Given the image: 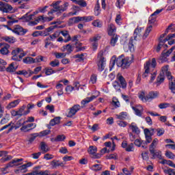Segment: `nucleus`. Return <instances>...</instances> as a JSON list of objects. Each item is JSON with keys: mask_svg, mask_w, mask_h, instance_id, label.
Returning <instances> with one entry per match:
<instances>
[{"mask_svg": "<svg viewBox=\"0 0 175 175\" xmlns=\"http://www.w3.org/2000/svg\"><path fill=\"white\" fill-rule=\"evenodd\" d=\"M159 109H166L170 107V105L167 103H162L159 105Z\"/></svg>", "mask_w": 175, "mask_h": 175, "instance_id": "obj_56", "label": "nucleus"}, {"mask_svg": "<svg viewBox=\"0 0 175 175\" xmlns=\"http://www.w3.org/2000/svg\"><path fill=\"white\" fill-rule=\"evenodd\" d=\"M78 18V23L80 21H85V23H88V21H92V16H77Z\"/></svg>", "mask_w": 175, "mask_h": 175, "instance_id": "obj_26", "label": "nucleus"}, {"mask_svg": "<svg viewBox=\"0 0 175 175\" xmlns=\"http://www.w3.org/2000/svg\"><path fill=\"white\" fill-rule=\"evenodd\" d=\"M81 109L80 105H75L73 107L69 109L68 113L67 114V117L71 118L73 116L76 115V113L79 111Z\"/></svg>", "mask_w": 175, "mask_h": 175, "instance_id": "obj_7", "label": "nucleus"}, {"mask_svg": "<svg viewBox=\"0 0 175 175\" xmlns=\"http://www.w3.org/2000/svg\"><path fill=\"white\" fill-rule=\"evenodd\" d=\"M93 99H96V96H92L91 97H88L85 99H83L81 103V105H83V106H85L88 103H90V102H92Z\"/></svg>", "mask_w": 175, "mask_h": 175, "instance_id": "obj_23", "label": "nucleus"}, {"mask_svg": "<svg viewBox=\"0 0 175 175\" xmlns=\"http://www.w3.org/2000/svg\"><path fill=\"white\" fill-rule=\"evenodd\" d=\"M169 66L167 65L161 68V72H160L159 75L157 77V84H161L165 81V75L167 77L170 83H169V88L171 90L173 94H175V80L172 76V73L168 71Z\"/></svg>", "mask_w": 175, "mask_h": 175, "instance_id": "obj_1", "label": "nucleus"}, {"mask_svg": "<svg viewBox=\"0 0 175 175\" xmlns=\"http://www.w3.org/2000/svg\"><path fill=\"white\" fill-rule=\"evenodd\" d=\"M151 31H152V25H149L143 36V38L146 39L148 35H150V32H151Z\"/></svg>", "mask_w": 175, "mask_h": 175, "instance_id": "obj_37", "label": "nucleus"}, {"mask_svg": "<svg viewBox=\"0 0 175 175\" xmlns=\"http://www.w3.org/2000/svg\"><path fill=\"white\" fill-rule=\"evenodd\" d=\"M33 14H30L28 16V14H26L25 16L21 18V20H25V21H31V20H33Z\"/></svg>", "mask_w": 175, "mask_h": 175, "instance_id": "obj_39", "label": "nucleus"}, {"mask_svg": "<svg viewBox=\"0 0 175 175\" xmlns=\"http://www.w3.org/2000/svg\"><path fill=\"white\" fill-rule=\"evenodd\" d=\"M60 121H61V117L57 116V117H55V118L52 119L50 121L49 124L51 126H54V125H57V124H59Z\"/></svg>", "mask_w": 175, "mask_h": 175, "instance_id": "obj_29", "label": "nucleus"}, {"mask_svg": "<svg viewBox=\"0 0 175 175\" xmlns=\"http://www.w3.org/2000/svg\"><path fill=\"white\" fill-rule=\"evenodd\" d=\"M136 40H130L129 42V49L130 50V51L133 52L135 51V46L133 45V43H135V41Z\"/></svg>", "mask_w": 175, "mask_h": 175, "instance_id": "obj_45", "label": "nucleus"}, {"mask_svg": "<svg viewBox=\"0 0 175 175\" xmlns=\"http://www.w3.org/2000/svg\"><path fill=\"white\" fill-rule=\"evenodd\" d=\"M142 35V29H139V27L136 28L134 31V40H136V38L137 36H140Z\"/></svg>", "mask_w": 175, "mask_h": 175, "instance_id": "obj_43", "label": "nucleus"}, {"mask_svg": "<svg viewBox=\"0 0 175 175\" xmlns=\"http://www.w3.org/2000/svg\"><path fill=\"white\" fill-rule=\"evenodd\" d=\"M38 137H40V135L38 133L31 134V137L29 139V143H32Z\"/></svg>", "mask_w": 175, "mask_h": 175, "instance_id": "obj_55", "label": "nucleus"}, {"mask_svg": "<svg viewBox=\"0 0 175 175\" xmlns=\"http://www.w3.org/2000/svg\"><path fill=\"white\" fill-rule=\"evenodd\" d=\"M157 144H158V139L155 138L154 139H153L152 144L150 145V147H149L150 152H152V150H155Z\"/></svg>", "mask_w": 175, "mask_h": 175, "instance_id": "obj_27", "label": "nucleus"}, {"mask_svg": "<svg viewBox=\"0 0 175 175\" xmlns=\"http://www.w3.org/2000/svg\"><path fill=\"white\" fill-rule=\"evenodd\" d=\"M145 138H146V141H142L141 140V146L142 147V148H147V146L148 144H150V143H151V142H152V137L145 135Z\"/></svg>", "mask_w": 175, "mask_h": 175, "instance_id": "obj_14", "label": "nucleus"}, {"mask_svg": "<svg viewBox=\"0 0 175 175\" xmlns=\"http://www.w3.org/2000/svg\"><path fill=\"white\" fill-rule=\"evenodd\" d=\"M55 56L56 58L59 59V58H65L66 57V53H55Z\"/></svg>", "mask_w": 175, "mask_h": 175, "instance_id": "obj_54", "label": "nucleus"}, {"mask_svg": "<svg viewBox=\"0 0 175 175\" xmlns=\"http://www.w3.org/2000/svg\"><path fill=\"white\" fill-rule=\"evenodd\" d=\"M63 51H65V50H67V51L70 53L72 51H73V48L72 47V45L70 44H66V46H63Z\"/></svg>", "mask_w": 175, "mask_h": 175, "instance_id": "obj_48", "label": "nucleus"}, {"mask_svg": "<svg viewBox=\"0 0 175 175\" xmlns=\"http://www.w3.org/2000/svg\"><path fill=\"white\" fill-rule=\"evenodd\" d=\"M150 65H151V62L150 61L146 62V64L144 65L145 72L142 75V77L144 79H145V77H147V76H148V75L150 73Z\"/></svg>", "mask_w": 175, "mask_h": 175, "instance_id": "obj_16", "label": "nucleus"}, {"mask_svg": "<svg viewBox=\"0 0 175 175\" xmlns=\"http://www.w3.org/2000/svg\"><path fill=\"white\" fill-rule=\"evenodd\" d=\"M40 148L42 154H46V152H49V151H50L49 146L43 142L40 144Z\"/></svg>", "mask_w": 175, "mask_h": 175, "instance_id": "obj_17", "label": "nucleus"}, {"mask_svg": "<svg viewBox=\"0 0 175 175\" xmlns=\"http://www.w3.org/2000/svg\"><path fill=\"white\" fill-rule=\"evenodd\" d=\"M68 6H69V3L68 2H66L62 5H59L58 9L57 10V12H59V13H62V12H65L68 9Z\"/></svg>", "mask_w": 175, "mask_h": 175, "instance_id": "obj_28", "label": "nucleus"}, {"mask_svg": "<svg viewBox=\"0 0 175 175\" xmlns=\"http://www.w3.org/2000/svg\"><path fill=\"white\" fill-rule=\"evenodd\" d=\"M22 51L23 49L20 48H16V49H14L11 53L12 55V59H13V61H21V59H23V57H25V54Z\"/></svg>", "mask_w": 175, "mask_h": 175, "instance_id": "obj_4", "label": "nucleus"}, {"mask_svg": "<svg viewBox=\"0 0 175 175\" xmlns=\"http://www.w3.org/2000/svg\"><path fill=\"white\" fill-rule=\"evenodd\" d=\"M40 155H42V152L31 154L33 159H39V157H40Z\"/></svg>", "mask_w": 175, "mask_h": 175, "instance_id": "obj_57", "label": "nucleus"}, {"mask_svg": "<svg viewBox=\"0 0 175 175\" xmlns=\"http://www.w3.org/2000/svg\"><path fill=\"white\" fill-rule=\"evenodd\" d=\"M49 65L52 66V68H55V66H59V60L55 59L49 63Z\"/></svg>", "mask_w": 175, "mask_h": 175, "instance_id": "obj_49", "label": "nucleus"}, {"mask_svg": "<svg viewBox=\"0 0 175 175\" xmlns=\"http://www.w3.org/2000/svg\"><path fill=\"white\" fill-rule=\"evenodd\" d=\"M1 39L8 43H14L16 42V39L14 37L3 36Z\"/></svg>", "mask_w": 175, "mask_h": 175, "instance_id": "obj_33", "label": "nucleus"}, {"mask_svg": "<svg viewBox=\"0 0 175 175\" xmlns=\"http://www.w3.org/2000/svg\"><path fill=\"white\" fill-rule=\"evenodd\" d=\"M23 62L25 64H36L35 59L32 57H26L23 59Z\"/></svg>", "mask_w": 175, "mask_h": 175, "instance_id": "obj_42", "label": "nucleus"}, {"mask_svg": "<svg viewBox=\"0 0 175 175\" xmlns=\"http://www.w3.org/2000/svg\"><path fill=\"white\" fill-rule=\"evenodd\" d=\"M92 25H94V27H97L98 28H102V22L99 20H96L92 22Z\"/></svg>", "mask_w": 175, "mask_h": 175, "instance_id": "obj_52", "label": "nucleus"}, {"mask_svg": "<svg viewBox=\"0 0 175 175\" xmlns=\"http://www.w3.org/2000/svg\"><path fill=\"white\" fill-rule=\"evenodd\" d=\"M126 117H128V113L126 112H121L119 115H116L118 120H126Z\"/></svg>", "mask_w": 175, "mask_h": 175, "instance_id": "obj_35", "label": "nucleus"}, {"mask_svg": "<svg viewBox=\"0 0 175 175\" xmlns=\"http://www.w3.org/2000/svg\"><path fill=\"white\" fill-rule=\"evenodd\" d=\"M150 154L152 155V159H155L158 158V159H162V152L161 151H155L153 150L152 152H150Z\"/></svg>", "mask_w": 175, "mask_h": 175, "instance_id": "obj_18", "label": "nucleus"}, {"mask_svg": "<svg viewBox=\"0 0 175 175\" xmlns=\"http://www.w3.org/2000/svg\"><path fill=\"white\" fill-rule=\"evenodd\" d=\"M114 64H116L117 66L122 68V69H128L131 66V64L133 62L132 57L124 58V56L121 55L114 60Z\"/></svg>", "mask_w": 175, "mask_h": 175, "instance_id": "obj_2", "label": "nucleus"}, {"mask_svg": "<svg viewBox=\"0 0 175 175\" xmlns=\"http://www.w3.org/2000/svg\"><path fill=\"white\" fill-rule=\"evenodd\" d=\"M51 165L53 167H57L58 166H64V163H59V161L53 160L51 162Z\"/></svg>", "mask_w": 175, "mask_h": 175, "instance_id": "obj_38", "label": "nucleus"}, {"mask_svg": "<svg viewBox=\"0 0 175 175\" xmlns=\"http://www.w3.org/2000/svg\"><path fill=\"white\" fill-rule=\"evenodd\" d=\"M88 151L89 154L93 155L92 158H94L95 159L100 158V154L96 153V152L98 151V148H96V146H90Z\"/></svg>", "mask_w": 175, "mask_h": 175, "instance_id": "obj_9", "label": "nucleus"}, {"mask_svg": "<svg viewBox=\"0 0 175 175\" xmlns=\"http://www.w3.org/2000/svg\"><path fill=\"white\" fill-rule=\"evenodd\" d=\"M46 110H49V111L51 113H54V111H55L54 105H48L46 106Z\"/></svg>", "mask_w": 175, "mask_h": 175, "instance_id": "obj_64", "label": "nucleus"}, {"mask_svg": "<svg viewBox=\"0 0 175 175\" xmlns=\"http://www.w3.org/2000/svg\"><path fill=\"white\" fill-rule=\"evenodd\" d=\"M12 32L14 33H16V35H21L23 36L25 33H27L28 32V30L27 29L23 28V27L20 25H15L14 27V29H12Z\"/></svg>", "mask_w": 175, "mask_h": 175, "instance_id": "obj_8", "label": "nucleus"}, {"mask_svg": "<svg viewBox=\"0 0 175 175\" xmlns=\"http://www.w3.org/2000/svg\"><path fill=\"white\" fill-rule=\"evenodd\" d=\"M92 170L94 172H99V170H102V165L99 164H94L91 167Z\"/></svg>", "mask_w": 175, "mask_h": 175, "instance_id": "obj_40", "label": "nucleus"}, {"mask_svg": "<svg viewBox=\"0 0 175 175\" xmlns=\"http://www.w3.org/2000/svg\"><path fill=\"white\" fill-rule=\"evenodd\" d=\"M171 53H172V51L170 49H169L167 51H163L160 57V59H161V61H165V59H166V58H167V57H169V55H170Z\"/></svg>", "mask_w": 175, "mask_h": 175, "instance_id": "obj_22", "label": "nucleus"}, {"mask_svg": "<svg viewBox=\"0 0 175 175\" xmlns=\"http://www.w3.org/2000/svg\"><path fill=\"white\" fill-rule=\"evenodd\" d=\"M50 133V130H44L43 131H41L40 133V137L42 136H47V135H49Z\"/></svg>", "mask_w": 175, "mask_h": 175, "instance_id": "obj_63", "label": "nucleus"}, {"mask_svg": "<svg viewBox=\"0 0 175 175\" xmlns=\"http://www.w3.org/2000/svg\"><path fill=\"white\" fill-rule=\"evenodd\" d=\"M125 3V0H117L116 6L121 9V6Z\"/></svg>", "mask_w": 175, "mask_h": 175, "instance_id": "obj_60", "label": "nucleus"}, {"mask_svg": "<svg viewBox=\"0 0 175 175\" xmlns=\"http://www.w3.org/2000/svg\"><path fill=\"white\" fill-rule=\"evenodd\" d=\"M157 136H162L165 133V129L163 128L156 129Z\"/></svg>", "mask_w": 175, "mask_h": 175, "instance_id": "obj_53", "label": "nucleus"}, {"mask_svg": "<svg viewBox=\"0 0 175 175\" xmlns=\"http://www.w3.org/2000/svg\"><path fill=\"white\" fill-rule=\"evenodd\" d=\"M5 70L9 73H13V72H16V70H17V67H14V62H12L7 68H5Z\"/></svg>", "mask_w": 175, "mask_h": 175, "instance_id": "obj_25", "label": "nucleus"}, {"mask_svg": "<svg viewBox=\"0 0 175 175\" xmlns=\"http://www.w3.org/2000/svg\"><path fill=\"white\" fill-rule=\"evenodd\" d=\"M55 73V70H53L51 68H45V75L46 76H50V75H53Z\"/></svg>", "mask_w": 175, "mask_h": 175, "instance_id": "obj_46", "label": "nucleus"}, {"mask_svg": "<svg viewBox=\"0 0 175 175\" xmlns=\"http://www.w3.org/2000/svg\"><path fill=\"white\" fill-rule=\"evenodd\" d=\"M40 18V21L42 23H49V21H53L54 17L53 16H39Z\"/></svg>", "mask_w": 175, "mask_h": 175, "instance_id": "obj_30", "label": "nucleus"}, {"mask_svg": "<svg viewBox=\"0 0 175 175\" xmlns=\"http://www.w3.org/2000/svg\"><path fill=\"white\" fill-rule=\"evenodd\" d=\"M24 110H25V105L22 106L18 111H16L18 117H22V116H24Z\"/></svg>", "mask_w": 175, "mask_h": 175, "instance_id": "obj_51", "label": "nucleus"}, {"mask_svg": "<svg viewBox=\"0 0 175 175\" xmlns=\"http://www.w3.org/2000/svg\"><path fill=\"white\" fill-rule=\"evenodd\" d=\"M117 79L120 82L122 88H126V81H125V78H124V77L120 74H118Z\"/></svg>", "mask_w": 175, "mask_h": 175, "instance_id": "obj_15", "label": "nucleus"}, {"mask_svg": "<svg viewBox=\"0 0 175 175\" xmlns=\"http://www.w3.org/2000/svg\"><path fill=\"white\" fill-rule=\"evenodd\" d=\"M9 49H10V45L5 44L3 47L0 49V53L2 55H8L9 54Z\"/></svg>", "mask_w": 175, "mask_h": 175, "instance_id": "obj_20", "label": "nucleus"}, {"mask_svg": "<svg viewBox=\"0 0 175 175\" xmlns=\"http://www.w3.org/2000/svg\"><path fill=\"white\" fill-rule=\"evenodd\" d=\"M158 95H159V92H150L148 95L146 96V93L144 92H142L139 94V98L142 100V102H148L150 99H155V98H158Z\"/></svg>", "mask_w": 175, "mask_h": 175, "instance_id": "obj_3", "label": "nucleus"}, {"mask_svg": "<svg viewBox=\"0 0 175 175\" xmlns=\"http://www.w3.org/2000/svg\"><path fill=\"white\" fill-rule=\"evenodd\" d=\"M111 36H112L110 42L111 46H116V43H117V41L118 40V35L113 34Z\"/></svg>", "mask_w": 175, "mask_h": 175, "instance_id": "obj_31", "label": "nucleus"}, {"mask_svg": "<svg viewBox=\"0 0 175 175\" xmlns=\"http://www.w3.org/2000/svg\"><path fill=\"white\" fill-rule=\"evenodd\" d=\"M97 59H98L97 65L98 66V70L100 72H103V70H105V65H106L105 57H103V51H101L98 53Z\"/></svg>", "mask_w": 175, "mask_h": 175, "instance_id": "obj_5", "label": "nucleus"}, {"mask_svg": "<svg viewBox=\"0 0 175 175\" xmlns=\"http://www.w3.org/2000/svg\"><path fill=\"white\" fill-rule=\"evenodd\" d=\"M99 9H100V5H99V1H97V3L96 4V6L94 8L95 16H99V14H100V11L99 10Z\"/></svg>", "mask_w": 175, "mask_h": 175, "instance_id": "obj_41", "label": "nucleus"}, {"mask_svg": "<svg viewBox=\"0 0 175 175\" xmlns=\"http://www.w3.org/2000/svg\"><path fill=\"white\" fill-rule=\"evenodd\" d=\"M56 139L57 140V142H64V140H65V139H66V137H65V135H59L56 137Z\"/></svg>", "mask_w": 175, "mask_h": 175, "instance_id": "obj_62", "label": "nucleus"}, {"mask_svg": "<svg viewBox=\"0 0 175 175\" xmlns=\"http://www.w3.org/2000/svg\"><path fill=\"white\" fill-rule=\"evenodd\" d=\"M20 102H21L20 99H18L10 103L7 106V109H8V110H10V109H13V107H16V106H17V105H18Z\"/></svg>", "mask_w": 175, "mask_h": 175, "instance_id": "obj_24", "label": "nucleus"}, {"mask_svg": "<svg viewBox=\"0 0 175 175\" xmlns=\"http://www.w3.org/2000/svg\"><path fill=\"white\" fill-rule=\"evenodd\" d=\"M78 23H79V20L77 18V16L70 18L68 20V25H70V26L73 25L75 24H78Z\"/></svg>", "mask_w": 175, "mask_h": 175, "instance_id": "obj_36", "label": "nucleus"}, {"mask_svg": "<svg viewBox=\"0 0 175 175\" xmlns=\"http://www.w3.org/2000/svg\"><path fill=\"white\" fill-rule=\"evenodd\" d=\"M165 174L168 175H175V169L168 168L167 170H163Z\"/></svg>", "mask_w": 175, "mask_h": 175, "instance_id": "obj_44", "label": "nucleus"}, {"mask_svg": "<svg viewBox=\"0 0 175 175\" xmlns=\"http://www.w3.org/2000/svg\"><path fill=\"white\" fill-rule=\"evenodd\" d=\"M40 18H42V17L38 16L36 19H35L34 21H29V25H38V23H40Z\"/></svg>", "mask_w": 175, "mask_h": 175, "instance_id": "obj_47", "label": "nucleus"}, {"mask_svg": "<svg viewBox=\"0 0 175 175\" xmlns=\"http://www.w3.org/2000/svg\"><path fill=\"white\" fill-rule=\"evenodd\" d=\"M145 136H149L150 137H152L155 133H157V129H145L144 130Z\"/></svg>", "mask_w": 175, "mask_h": 175, "instance_id": "obj_13", "label": "nucleus"}, {"mask_svg": "<svg viewBox=\"0 0 175 175\" xmlns=\"http://www.w3.org/2000/svg\"><path fill=\"white\" fill-rule=\"evenodd\" d=\"M165 157H167V158H169L170 159H174V158H175L174 154H173V152H172L169 150H167L165 152Z\"/></svg>", "mask_w": 175, "mask_h": 175, "instance_id": "obj_50", "label": "nucleus"}, {"mask_svg": "<svg viewBox=\"0 0 175 175\" xmlns=\"http://www.w3.org/2000/svg\"><path fill=\"white\" fill-rule=\"evenodd\" d=\"M60 33L63 35L66 38L64 40L65 43H68V42H70V40H72V38L70 37V35H69V31L64 30V31H61Z\"/></svg>", "mask_w": 175, "mask_h": 175, "instance_id": "obj_19", "label": "nucleus"}, {"mask_svg": "<svg viewBox=\"0 0 175 175\" xmlns=\"http://www.w3.org/2000/svg\"><path fill=\"white\" fill-rule=\"evenodd\" d=\"M162 9L157 10L153 14H151L150 17H149L148 24L151 25V24H154L155 21H157V15L159 14L162 12Z\"/></svg>", "mask_w": 175, "mask_h": 175, "instance_id": "obj_10", "label": "nucleus"}, {"mask_svg": "<svg viewBox=\"0 0 175 175\" xmlns=\"http://www.w3.org/2000/svg\"><path fill=\"white\" fill-rule=\"evenodd\" d=\"M117 124L118 125H119V126H121L122 128H125V126H126V125H128V123L126 122H124V121H117Z\"/></svg>", "mask_w": 175, "mask_h": 175, "instance_id": "obj_58", "label": "nucleus"}, {"mask_svg": "<svg viewBox=\"0 0 175 175\" xmlns=\"http://www.w3.org/2000/svg\"><path fill=\"white\" fill-rule=\"evenodd\" d=\"M129 128H131L134 133H136L137 135H139V133H140V129H139V127H137V126L134 125L133 123H132L129 126Z\"/></svg>", "mask_w": 175, "mask_h": 175, "instance_id": "obj_34", "label": "nucleus"}, {"mask_svg": "<svg viewBox=\"0 0 175 175\" xmlns=\"http://www.w3.org/2000/svg\"><path fill=\"white\" fill-rule=\"evenodd\" d=\"M23 159H13L11 162H10L6 167L3 168V172H5V170H6V169H8V167H13V166H17L18 164H16V163H18V162H23Z\"/></svg>", "mask_w": 175, "mask_h": 175, "instance_id": "obj_12", "label": "nucleus"}, {"mask_svg": "<svg viewBox=\"0 0 175 175\" xmlns=\"http://www.w3.org/2000/svg\"><path fill=\"white\" fill-rule=\"evenodd\" d=\"M116 31V26H114V25L113 24H110L108 26V35H116V33H114V31Z\"/></svg>", "mask_w": 175, "mask_h": 175, "instance_id": "obj_32", "label": "nucleus"}, {"mask_svg": "<svg viewBox=\"0 0 175 175\" xmlns=\"http://www.w3.org/2000/svg\"><path fill=\"white\" fill-rule=\"evenodd\" d=\"M12 10H13V7L10 4L0 1V12H2V13H12Z\"/></svg>", "mask_w": 175, "mask_h": 175, "instance_id": "obj_6", "label": "nucleus"}, {"mask_svg": "<svg viewBox=\"0 0 175 175\" xmlns=\"http://www.w3.org/2000/svg\"><path fill=\"white\" fill-rule=\"evenodd\" d=\"M60 31H55L53 34L51 35L49 38L51 39H56V38H58L60 35Z\"/></svg>", "mask_w": 175, "mask_h": 175, "instance_id": "obj_59", "label": "nucleus"}, {"mask_svg": "<svg viewBox=\"0 0 175 175\" xmlns=\"http://www.w3.org/2000/svg\"><path fill=\"white\" fill-rule=\"evenodd\" d=\"M16 75H23V76L27 77V76H28V71L25 70H19L16 72Z\"/></svg>", "mask_w": 175, "mask_h": 175, "instance_id": "obj_61", "label": "nucleus"}, {"mask_svg": "<svg viewBox=\"0 0 175 175\" xmlns=\"http://www.w3.org/2000/svg\"><path fill=\"white\" fill-rule=\"evenodd\" d=\"M24 124H25V122H24L22 124H21V120H18L16 122V126H11L8 131V133H9V132H12V131H13V129H18V128H20V126H21V125H23V126H24Z\"/></svg>", "mask_w": 175, "mask_h": 175, "instance_id": "obj_21", "label": "nucleus"}, {"mask_svg": "<svg viewBox=\"0 0 175 175\" xmlns=\"http://www.w3.org/2000/svg\"><path fill=\"white\" fill-rule=\"evenodd\" d=\"M36 126V124L35 123H29L27 125H23L21 128V131L22 132H30V131H32V129H35V127Z\"/></svg>", "mask_w": 175, "mask_h": 175, "instance_id": "obj_11", "label": "nucleus"}]
</instances>
